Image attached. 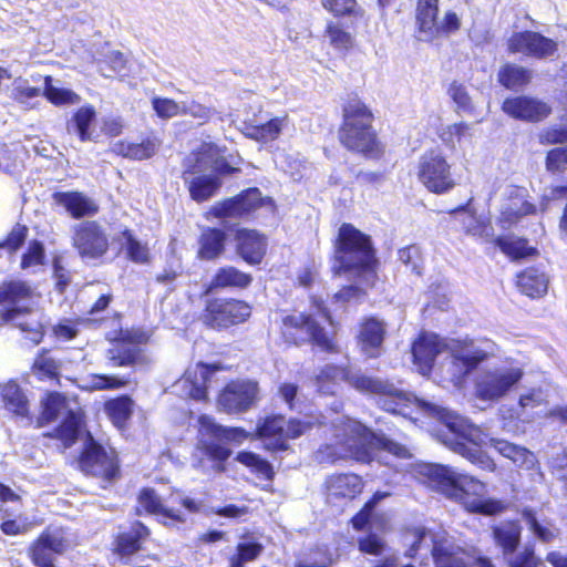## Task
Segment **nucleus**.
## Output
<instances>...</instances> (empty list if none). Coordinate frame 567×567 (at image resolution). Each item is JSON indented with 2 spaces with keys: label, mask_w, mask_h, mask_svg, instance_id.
<instances>
[{
  "label": "nucleus",
  "mask_w": 567,
  "mask_h": 567,
  "mask_svg": "<svg viewBox=\"0 0 567 567\" xmlns=\"http://www.w3.org/2000/svg\"><path fill=\"white\" fill-rule=\"evenodd\" d=\"M336 432L333 444H327L317 452V460L334 462L339 458L352 457L359 462L369 463L373 460L375 451H386L398 457H408L409 451L405 446L371 432L360 422L346 417H338L334 424Z\"/></svg>",
  "instance_id": "1"
},
{
  "label": "nucleus",
  "mask_w": 567,
  "mask_h": 567,
  "mask_svg": "<svg viewBox=\"0 0 567 567\" xmlns=\"http://www.w3.org/2000/svg\"><path fill=\"white\" fill-rule=\"evenodd\" d=\"M422 474L429 478L434 488L447 497L458 501L471 512L495 515L506 507L502 501L484 498L485 485L482 482L457 473L449 466L426 464Z\"/></svg>",
  "instance_id": "2"
},
{
  "label": "nucleus",
  "mask_w": 567,
  "mask_h": 567,
  "mask_svg": "<svg viewBox=\"0 0 567 567\" xmlns=\"http://www.w3.org/2000/svg\"><path fill=\"white\" fill-rule=\"evenodd\" d=\"M375 256L369 236L361 233L351 224L339 228L334 248L332 270L334 275L353 274L365 287L373 286Z\"/></svg>",
  "instance_id": "3"
},
{
  "label": "nucleus",
  "mask_w": 567,
  "mask_h": 567,
  "mask_svg": "<svg viewBox=\"0 0 567 567\" xmlns=\"http://www.w3.org/2000/svg\"><path fill=\"white\" fill-rule=\"evenodd\" d=\"M344 378L350 385L363 393L378 395V404L391 413L403 414L404 409L413 401H419L410 393L399 389L393 383L379 378L368 377L361 372L346 371L337 367L327 365L317 378L318 390L322 393H334V384L324 383V380Z\"/></svg>",
  "instance_id": "4"
},
{
  "label": "nucleus",
  "mask_w": 567,
  "mask_h": 567,
  "mask_svg": "<svg viewBox=\"0 0 567 567\" xmlns=\"http://www.w3.org/2000/svg\"><path fill=\"white\" fill-rule=\"evenodd\" d=\"M424 406L437 416L446 429L441 436L444 445L483 470L489 472L495 470L494 461L480 447L482 437L477 427L445 408L432 404H424Z\"/></svg>",
  "instance_id": "5"
},
{
  "label": "nucleus",
  "mask_w": 567,
  "mask_h": 567,
  "mask_svg": "<svg viewBox=\"0 0 567 567\" xmlns=\"http://www.w3.org/2000/svg\"><path fill=\"white\" fill-rule=\"evenodd\" d=\"M199 424L207 434L212 435V439L202 440L198 443L193 455V465L205 473L224 472L225 462L230 456L231 451L219 441L225 440L240 444L248 439V433L241 427L219 425L207 415L199 417Z\"/></svg>",
  "instance_id": "6"
},
{
  "label": "nucleus",
  "mask_w": 567,
  "mask_h": 567,
  "mask_svg": "<svg viewBox=\"0 0 567 567\" xmlns=\"http://www.w3.org/2000/svg\"><path fill=\"white\" fill-rule=\"evenodd\" d=\"M415 537L406 553L409 557H414L419 550L425 549L432 554L435 567H494L488 558H471L461 547L447 539H435L433 534L425 529L417 530Z\"/></svg>",
  "instance_id": "7"
},
{
  "label": "nucleus",
  "mask_w": 567,
  "mask_h": 567,
  "mask_svg": "<svg viewBox=\"0 0 567 567\" xmlns=\"http://www.w3.org/2000/svg\"><path fill=\"white\" fill-rule=\"evenodd\" d=\"M343 123L339 130V141L349 151L367 156H378L380 147L374 130L373 115L369 109H343Z\"/></svg>",
  "instance_id": "8"
},
{
  "label": "nucleus",
  "mask_w": 567,
  "mask_h": 567,
  "mask_svg": "<svg viewBox=\"0 0 567 567\" xmlns=\"http://www.w3.org/2000/svg\"><path fill=\"white\" fill-rule=\"evenodd\" d=\"M449 373L454 384L460 383L477 365L487 360L495 351V343L491 340L456 341L450 347Z\"/></svg>",
  "instance_id": "9"
},
{
  "label": "nucleus",
  "mask_w": 567,
  "mask_h": 567,
  "mask_svg": "<svg viewBox=\"0 0 567 567\" xmlns=\"http://www.w3.org/2000/svg\"><path fill=\"white\" fill-rule=\"evenodd\" d=\"M524 368L505 362L483 371L476 380V394L484 401H498L506 396L522 380Z\"/></svg>",
  "instance_id": "10"
},
{
  "label": "nucleus",
  "mask_w": 567,
  "mask_h": 567,
  "mask_svg": "<svg viewBox=\"0 0 567 567\" xmlns=\"http://www.w3.org/2000/svg\"><path fill=\"white\" fill-rule=\"evenodd\" d=\"M42 408L41 416L38 420L39 426L61 419V423L56 427V437L64 441L65 445H71L80 431V413L70 409L65 396L55 392L47 395L42 401Z\"/></svg>",
  "instance_id": "11"
},
{
  "label": "nucleus",
  "mask_w": 567,
  "mask_h": 567,
  "mask_svg": "<svg viewBox=\"0 0 567 567\" xmlns=\"http://www.w3.org/2000/svg\"><path fill=\"white\" fill-rule=\"evenodd\" d=\"M282 334L296 344L313 342L328 352L336 351L332 340L313 315L295 313L282 319Z\"/></svg>",
  "instance_id": "12"
},
{
  "label": "nucleus",
  "mask_w": 567,
  "mask_h": 567,
  "mask_svg": "<svg viewBox=\"0 0 567 567\" xmlns=\"http://www.w3.org/2000/svg\"><path fill=\"white\" fill-rule=\"evenodd\" d=\"M312 423L308 420L292 419L289 422L281 415L267 417L259 426L258 434L264 440V445L270 451L287 450V440L297 439L306 433Z\"/></svg>",
  "instance_id": "13"
},
{
  "label": "nucleus",
  "mask_w": 567,
  "mask_h": 567,
  "mask_svg": "<svg viewBox=\"0 0 567 567\" xmlns=\"http://www.w3.org/2000/svg\"><path fill=\"white\" fill-rule=\"evenodd\" d=\"M419 178L430 192L436 194L447 193L456 185L450 164L436 151L425 153L420 158Z\"/></svg>",
  "instance_id": "14"
},
{
  "label": "nucleus",
  "mask_w": 567,
  "mask_h": 567,
  "mask_svg": "<svg viewBox=\"0 0 567 567\" xmlns=\"http://www.w3.org/2000/svg\"><path fill=\"white\" fill-rule=\"evenodd\" d=\"M73 247L83 259H97L109 249L105 230L96 221H82L73 227Z\"/></svg>",
  "instance_id": "15"
},
{
  "label": "nucleus",
  "mask_w": 567,
  "mask_h": 567,
  "mask_svg": "<svg viewBox=\"0 0 567 567\" xmlns=\"http://www.w3.org/2000/svg\"><path fill=\"white\" fill-rule=\"evenodd\" d=\"M71 547L66 530L48 528L31 546V558L37 567H55L56 556L63 555Z\"/></svg>",
  "instance_id": "16"
},
{
  "label": "nucleus",
  "mask_w": 567,
  "mask_h": 567,
  "mask_svg": "<svg viewBox=\"0 0 567 567\" xmlns=\"http://www.w3.org/2000/svg\"><path fill=\"white\" fill-rule=\"evenodd\" d=\"M250 315L251 308L244 301L216 299L207 305L204 321L213 328H228L246 321Z\"/></svg>",
  "instance_id": "17"
},
{
  "label": "nucleus",
  "mask_w": 567,
  "mask_h": 567,
  "mask_svg": "<svg viewBox=\"0 0 567 567\" xmlns=\"http://www.w3.org/2000/svg\"><path fill=\"white\" fill-rule=\"evenodd\" d=\"M507 50L512 54H522L535 59H545L557 51V43L534 31L514 32L507 40Z\"/></svg>",
  "instance_id": "18"
},
{
  "label": "nucleus",
  "mask_w": 567,
  "mask_h": 567,
  "mask_svg": "<svg viewBox=\"0 0 567 567\" xmlns=\"http://www.w3.org/2000/svg\"><path fill=\"white\" fill-rule=\"evenodd\" d=\"M258 385L250 380L230 382L221 391L218 405L227 413H241L249 410L256 402Z\"/></svg>",
  "instance_id": "19"
},
{
  "label": "nucleus",
  "mask_w": 567,
  "mask_h": 567,
  "mask_svg": "<svg viewBox=\"0 0 567 567\" xmlns=\"http://www.w3.org/2000/svg\"><path fill=\"white\" fill-rule=\"evenodd\" d=\"M31 298L29 286L21 281H10L0 286V317L3 321H14L29 310Z\"/></svg>",
  "instance_id": "20"
},
{
  "label": "nucleus",
  "mask_w": 567,
  "mask_h": 567,
  "mask_svg": "<svg viewBox=\"0 0 567 567\" xmlns=\"http://www.w3.org/2000/svg\"><path fill=\"white\" fill-rule=\"evenodd\" d=\"M83 472L89 475L103 477L107 481L113 480L118 471V466L113 455H109L105 450L90 439L80 460Z\"/></svg>",
  "instance_id": "21"
},
{
  "label": "nucleus",
  "mask_w": 567,
  "mask_h": 567,
  "mask_svg": "<svg viewBox=\"0 0 567 567\" xmlns=\"http://www.w3.org/2000/svg\"><path fill=\"white\" fill-rule=\"evenodd\" d=\"M214 371L210 365L198 364L173 384V391L182 398L203 401L207 398V382Z\"/></svg>",
  "instance_id": "22"
},
{
  "label": "nucleus",
  "mask_w": 567,
  "mask_h": 567,
  "mask_svg": "<svg viewBox=\"0 0 567 567\" xmlns=\"http://www.w3.org/2000/svg\"><path fill=\"white\" fill-rule=\"evenodd\" d=\"M445 348H447V346L437 334L429 332L421 333L412 346L413 363L417 368V371L423 375H427L432 371L435 358Z\"/></svg>",
  "instance_id": "23"
},
{
  "label": "nucleus",
  "mask_w": 567,
  "mask_h": 567,
  "mask_svg": "<svg viewBox=\"0 0 567 567\" xmlns=\"http://www.w3.org/2000/svg\"><path fill=\"white\" fill-rule=\"evenodd\" d=\"M261 193L257 188H250L243 194L218 203L212 208L216 217H240L259 206Z\"/></svg>",
  "instance_id": "24"
},
{
  "label": "nucleus",
  "mask_w": 567,
  "mask_h": 567,
  "mask_svg": "<svg viewBox=\"0 0 567 567\" xmlns=\"http://www.w3.org/2000/svg\"><path fill=\"white\" fill-rule=\"evenodd\" d=\"M439 0H419L415 11L419 40L432 41L440 37Z\"/></svg>",
  "instance_id": "25"
},
{
  "label": "nucleus",
  "mask_w": 567,
  "mask_h": 567,
  "mask_svg": "<svg viewBox=\"0 0 567 567\" xmlns=\"http://www.w3.org/2000/svg\"><path fill=\"white\" fill-rule=\"evenodd\" d=\"M534 205L524 199L523 190L512 188L508 198L501 205L498 223L502 228L508 229L516 224L520 217L533 214Z\"/></svg>",
  "instance_id": "26"
},
{
  "label": "nucleus",
  "mask_w": 567,
  "mask_h": 567,
  "mask_svg": "<svg viewBox=\"0 0 567 567\" xmlns=\"http://www.w3.org/2000/svg\"><path fill=\"white\" fill-rule=\"evenodd\" d=\"M237 252L248 264H259L266 251V239L256 230L240 229L236 235Z\"/></svg>",
  "instance_id": "27"
},
{
  "label": "nucleus",
  "mask_w": 567,
  "mask_h": 567,
  "mask_svg": "<svg viewBox=\"0 0 567 567\" xmlns=\"http://www.w3.org/2000/svg\"><path fill=\"white\" fill-rule=\"evenodd\" d=\"M326 487L328 501L333 502L339 498H354L361 493L363 484L355 474H337L327 480Z\"/></svg>",
  "instance_id": "28"
},
{
  "label": "nucleus",
  "mask_w": 567,
  "mask_h": 567,
  "mask_svg": "<svg viewBox=\"0 0 567 567\" xmlns=\"http://www.w3.org/2000/svg\"><path fill=\"white\" fill-rule=\"evenodd\" d=\"M53 197L55 203L63 206L74 218L93 216L99 210L97 205L82 193H55Z\"/></svg>",
  "instance_id": "29"
},
{
  "label": "nucleus",
  "mask_w": 567,
  "mask_h": 567,
  "mask_svg": "<svg viewBox=\"0 0 567 567\" xmlns=\"http://www.w3.org/2000/svg\"><path fill=\"white\" fill-rule=\"evenodd\" d=\"M251 276L245 274L233 266H226L219 268L209 285L206 288V293H213L216 290L227 288L243 289L250 285Z\"/></svg>",
  "instance_id": "30"
},
{
  "label": "nucleus",
  "mask_w": 567,
  "mask_h": 567,
  "mask_svg": "<svg viewBox=\"0 0 567 567\" xmlns=\"http://www.w3.org/2000/svg\"><path fill=\"white\" fill-rule=\"evenodd\" d=\"M385 328L383 322L371 318L368 319L360 330V344L362 351L371 358L380 354V349L384 339Z\"/></svg>",
  "instance_id": "31"
},
{
  "label": "nucleus",
  "mask_w": 567,
  "mask_h": 567,
  "mask_svg": "<svg viewBox=\"0 0 567 567\" xmlns=\"http://www.w3.org/2000/svg\"><path fill=\"white\" fill-rule=\"evenodd\" d=\"M138 503L147 513L159 516L164 524L183 523L186 520L179 511L166 508L154 489L144 488L138 496Z\"/></svg>",
  "instance_id": "32"
},
{
  "label": "nucleus",
  "mask_w": 567,
  "mask_h": 567,
  "mask_svg": "<svg viewBox=\"0 0 567 567\" xmlns=\"http://www.w3.org/2000/svg\"><path fill=\"white\" fill-rule=\"evenodd\" d=\"M548 282L546 272L536 267L527 268L517 276V287L530 298L543 297L547 292Z\"/></svg>",
  "instance_id": "33"
},
{
  "label": "nucleus",
  "mask_w": 567,
  "mask_h": 567,
  "mask_svg": "<svg viewBox=\"0 0 567 567\" xmlns=\"http://www.w3.org/2000/svg\"><path fill=\"white\" fill-rule=\"evenodd\" d=\"M489 443L501 455L509 458L519 467L530 470L534 468L537 463L534 453L520 445L502 439H491Z\"/></svg>",
  "instance_id": "34"
},
{
  "label": "nucleus",
  "mask_w": 567,
  "mask_h": 567,
  "mask_svg": "<svg viewBox=\"0 0 567 567\" xmlns=\"http://www.w3.org/2000/svg\"><path fill=\"white\" fill-rule=\"evenodd\" d=\"M226 234L218 228H206L198 240V257L204 260H214L225 250Z\"/></svg>",
  "instance_id": "35"
},
{
  "label": "nucleus",
  "mask_w": 567,
  "mask_h": 567,
  "mask_svg": "<svg viewBox=\"0 0 567 567\" xmlns=\"http://www.w3.org/2000/svg\"><path fill=\"white\" fill-rule=\"evenodd\" d=\"M520 533L522 527L516 522H503L493 527L494 540L502 548L504 557L517 549Z\"/></svg>",
  "instance_id": "36"
},
{
  "label": "nucleus",
  "mask_w": 567,
  "mask_h": 567,
  "mask_svg": "<svg viewBox=\"0 0 567 567\" xmlns=\"http://www.w3.org/2000/svg\"><path fill=\"white\" fill-rule=\"evenodd\" d=\"M499 84L508 90L518 91L532 80V71L515 63H505L497 73Z\"/></svg>",
  "instance_id": "37"
},
{
  "label": "nucleus",
  "mask_w": 567,
  "mask_h": 567,
  "mask_svg": "<svg viewBox=\"0 0 567 567\" xmlns=\"http://www.w3.org/2000/svg\"><path fill=\"white\" fill-rule=\"evenodd\" d=\"M159 142L155 137H148L141 143L116 142L112 150L124 157L143 161L152 157L158 150Z\"/></svg>",
  "instance_id": "38"
},
{
  "label": "nucleus",
  "mask_w": 567,
  "mask_h": 567,
  "mask_svg": "<svg viewBox=\"0 0 567 567\" xmlns=\"http://www.w3.org/2000/svg\"><path fill=\"white\" fill-rule=\"evenodd\" d=\"M0 395L6 408L16 415L27 417L29 414V402L16 382H8L0 386Z\"/></svg>",
  "instance_id": "39"
},
{
  "label": "nucleus",
  "mask_w": 567,
  "mask_h": 567,
  "mask_svg": "<svg viewBox=\"0 0 567 567\" xmlns=\"http://www.w3.org/2000/svg\"><path fill=\"white\" fill-rule=\"evenodd\" d=\"M16 501H19V496L9 487L0 484V518L2 519L0 527L6 535L10 536L19 535L23 530V526L12 518L14 514L6 507L8 502Z\"/></svg>",
  "instance_id": "40"
},
{
  "label": "nucleus",
  "mask_w": 567,
  "mask_h": 567,
  "mask_svg": "<svg viewBox=\"0 0 567 567\" xmlns=\"http://www.w3.org/2000/svg\"><path fill=\"white\" fill-rule=\"evenodd\" d=\"M138 347L135 343L117 340L106 352L109 365L113 368L127 367L138 358Z\"/></svg>",
  "instance_id": "41"
},
{
  "label": "nucleus",
  "mask_w": 567,
  "mask_h": 567,
  "mask_svg": "<svg viewBox=\"0 0 567 567\" xmlns=\"http://www.w3.org/2000/svg\"><path fill=\"white\" fill-rule=\"evenodd\" d=\"M148 529L145 525L137 522L127 533L117 537L116 550L121 556H131L141 549L142 539L148 536Z\"/></svg>",
  "instance_id": "42"
},
{
  "label": "nucleus",
  "mask_w": 567,
  "mask_h": 567,
  "mask_svg": "<svg viewBox=\"0 0 567 567\" xmlns=\"http://www.w3.org/2000/svg\"><path fill=\"white\" fill-rule=\"evenodd\" d=\"M97 124L95 112L93 109H79L72 121L68 124L69 132H74L81 141L93 140L94 128Z\"/></svg>",
  "instance_id": "43"
},
{
  "label": "nucleus",
  "mask_w": 567,
  "mask_h": 567,
  "mask_svg": "<svg viewBox=\"0 0 567 567\" xmlns=\"http://www.w3.org/2000/svg\"><path fill=\"white\" fill-rule=\"evenodd\" d=\"M133 401L126 395L105 402L104 412L117 429H123L133 413Z\"/></svg>",
  "instance_id": "44"
},
{
  "label": "nucleus",
  "mask_w": 567,
  "mask_h": 567,
  "mask_svg": "<svg viewBox=\"0 0 567 567\" xmlns=\"http://www.w3.org/2000/svg\"><path fill=\"white\" fill-rule=\"evenodd\" d=\"M43 94L52 104H79L81 97L72 90L60 85V82H54L51 76H45Z\"/></svg>",
  "instance_id": "45"
},
{
  "label": "nucleus",
  "mask_w": 567,
  "mask_h": 567,
  "mask_svg": "<svg viewBox=\"0 0 567 567\" xmlns=\"http://www.w3.org/2000/svg\"><path fill=\"white\" fill-rule=\"evenodd\" d=\"M61 371V362L53 358L49 351L43 350L34 359L32 373L39 380H58Z\"/></svg>",
  "instance_id": "46"
},
{
  "label": "nucleus",
  "mask_w": 567,
  "mask_h": 567,
  "mask_svg": "<svg viewBox=\"0 0 567 567\" xmlns=\"http://www.w3.org/2000/svg\"><path fill=\"white\" fill-rule=\"evenodd\" d=\"M455 213L461 216L460 220L464 231L467 235L481 238L485 241H488L493 238L494 229L492 225L484 223L475 215L468 214L464 209H457Z\"/></svg>",
  "instance_id": "47"
},
{
  "label": "nucleus",
  "mask_w": 567,
  "mask_h": 567,
  "mask_svg": "<svg viewBox=\"0 0 567 567\" xmlns=\"http://www.w3.org/2000/svg\"><path fill=\"white\" fill-rule=\"evenodd\" d=\"M219 187L220 179L218 176H197L189 183V193L194 200L204 202L210 198Z\"/></svg>",
  "instance_id": "48"
},
{
  "label": "nucleus",
  "mask_w": 567,
  "mask_h": 567,
  "mask_svg": "<svg viewBox=\"0 0 567 567\" xmlns=\"http://www.w3.org/2000/svg\"><path fill=\"white\" fill-rule=\"evenodd\" d=\"M495 244L514 260L532 256L535 252V249L528 246L527 240L523 238L498 237L495 239Z\"/></svg>",
  "instance_id": "49"
},
{
  "label": "nucleus",
  "mask_w": 567,
  "mask_h": 567,
  "mask_svg": "<svg viewBox=\"0 0 567 567\" xmlns=\"http://www.w3.org/2000/svg\"><path fill=\"white\" fill-rule=\"evenodd\" d=\"M122 237V245L132 261L138 264L148 261L150 250L146 245L138 241L130 230H124Z\"/></svg>",
  "instance_id": "50"
},
{
  "label": "nucleus",
  "mask_w": 567,
  "mask_h": 567,
  "mask_svg": "<svg viewBox=\"0 0 567 567\" xmlns=\"http://www.w3.org/2000/svg\"><path fill=\"white\" fill-rule=\"evenodd\" d=\"M326 35L329 38L330 44L336 50L348 51L353 45L352 35L339 23L329 22L327 24Z\"/></svg>",
  "instance_id": "51"
},
{
  "label": "nucleus",
  "mask_w": 567,
  "mask_h": 567,
  "mask_svg": "<svg viewBox=\"0 0 567 567\" xmlns=\"http://www.w3.org/2000/svg\"><path fill=\"white\" fill-rule=\"evenodd\" d=\"M197 164L199 168L209 165L214 172L220 175L230 174L234 171V168L223 157L216 156L212 146H207V150L204 153L198 154Z\"/></svg>",
  "instance_id": "52"
},
{
  "label": "nucleus",
  "mask_w": 567,
  "mask_h": 567,
  "mask_svg": "<svg viewBox=\"0 0 567 567\" xmlns=\"http://www.w3.org/2000/svg\"><path fill=\"white\" fill-rule=\"evenodd\" d=\"M262 551V546L256 542L239 543L237 554L230 559V567H245V564L256 559Z\"/></svg>",
  "instance_id": "53"
},
{
  "label": "nucleus",
  "mask_w": 567,
  "mask_h": 567,
  "mask_svg": "<svg viewBox=\"0 0 567 567\" xmlns=\"http://www.w3.org/2000/svg\"><path fill=\"white\" fill-rule=\"evenodd\" d=\"M237 461L241 464L254 468L261 477L271 480L274 472L272 467L266 460L260 458L257 454L251 452H240L237 455Z\"/></svg>",
  "instance_id": "54"
},
{
  "label": "nucleus",
  "mask_w": 567,
  "mask_h": 567,
  "mask_svg": "<svg viewBox=\"0 0 567 567\" xmlns=\"http://www.w3.org/2000/svg\"><path fill=\"white\" fill-rule=\"evenodd\" d=\"M547 402V394L540 388H533L526 392H523L519 395L518 406L522 413H518V416H522L523 413L534 410Z\"/></svg>",
  "instance_id": "55"
},
{
  "label": "nucleus",
  "mask_w": 567,
  "mask_h": 567,
  "mask_svg": "<svg viewBox=\"0 0 567 567\" xmlns=\"http://www.w3.org/2000/svg\"><path fill=\"white\" fill-rule=\"evenodd\" d=\"M25 315L30 316L29 310L24 313H22L18 319H16L13 322L14 324L21 329V331L27 333V338L33 343L38 344L41 342L43 332H42V326L39 322L38 319L33 318H25Z\"/></svg>",
  "instance_id": "56"
},
{
  "label": "nucleus",
  "mask_w": 567,
  "mask_h": 567,
  "mask_svg": "<svg viewBox=\"0 0 567 567\" xmlns=\"http://www.w3.org/2000/svg\"><path fill=\"white\" fill-rule=\"evenodd\" d=\"M508 567H538L540 560L535 556L534 549L524 547L522 550H514L504 557Z\"/></svg>",
  "instance_id": "57"
},
{
  "label": "nucleus",
  "mask_w": 567,
  "mask_h": 567,
  "mask_svg": "<svg viewBox=\"0 0 567 567\" xmlns=\"http://www.w3.org/2000/svg\"><path fill=\"white\" fill-rule=\"evenodd\" d=\"M102 75L110 78L111 73H122L126 69V60L122 52L110 51L104 60H97Z\"/></svg>",
  "instance_id": "58"
},
{
  "label": "nucleus",
  "mask_w": 567,
  "mask_h": 567,
  "mask_svg": "<svg viewBox=\"0 0 567 567\" xmlns=\"http://www.w3.org/2000/svg\"><path fill=\"white\" fill-rule=\"evenodd\" d=\"M321 4L336 17L357 14L355 0H321Z\"/></svg>",
  "instance_id": "59"
},
{
  "label": "nucleus",
  "mask_w": 567,
  "mask_h": 567,
  "mask_svg": "<svg viewBox=\"0 0 567 567\" xmlns=\"http://www.w3.org/2000/svg\"><path fill=\"white\" fill-rule=\"evenodd\" d=\"M511 117L526 122H539L546 118L550 109H503Z\"/></svg>",
  "instance_id": "60"
},
{
  "label": "nucleus",
  "mask_w": 567,
  "mask_h": 567,
  "mask_svg": "<svg viewBox=\"0 0 567 567\" xmlns=\"http://www.w3.org/2000/svg\"><path fill=\"white\" fill-rule=\"evenodd\" d=\"M523 517L529 529L543 542H550L555 537V532L550 527L543 526L532 511H524Z\"/></svg>",
  "instance_id": "61"
},
{
  "label": "nucleus",
  "mask_w": 567,
  "mask_h": 567,
  "mask_svg": "<svg viewBox=\"0 0 567 567\" xmlns=\"http://www.w3.org/2000/svg\"><path fill=\"white\" fill-rule=\"evenodd\" d=\"M126 384V381L109 375L94 374L87 380L85 385L90 390H110L120 389Z\"/></svg>",
  "instance_id": "62"
},
{
  "label": "nucleus",
  "mask_w": 567,
  "mask_h": 567,
  "mask_svg": "<svg viewBox=\"0 0 567 567\" xmlns=\"http://www.w3.org/2000/svg\"><path fill=\"white\" fill-rule=\"evenodd\" d=\"M44 259V247L39 241H32L25 254L22 256L21 267L23 269L41 265Z\"/></svg>",
  "instance_id": "63"
},
{
  "label": "nucleus",
  "mask_w": 567,
  "mask_h": 567,
  "mask_svg": "<svg viewBox=\"0 0 567 567\" xmlns=\"http://www.w3.org/2000/svg\"><path fill=\"white\" fill-rule=\"evenodd\" d=\"M547 169L550 172H564L567 169V147H557L547 154Z\"/></svg>",
  "instance_id": "64"
}]
</instances>
